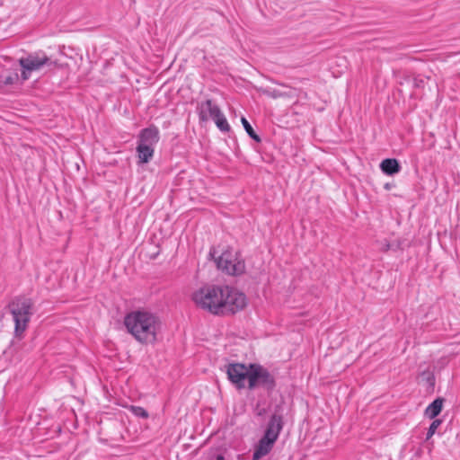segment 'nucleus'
<instances>
[{"label": "nucleus", "instance_id": "nucleus-1", "mask_svg": "<svg viewBox=\"0 0 460 460\" xmlns=\"http://www.w3.org/2000/svg\"><path fill=\"white\" fill-rule=\"evenodd\" d=\"M199 308L215 315L233 314L245 308L246 296L227 285H207L191 295Z\"/></svg>", "mask_w": 460, "mask_h": 460}, {"label": "nucleus", "instance_id": "nucleus-2", "mask_svg": "<svg viewBox=\"0 0 460 460\" xmlns=\"http://www.w3.org/2000/svg\"><path fill=\"white\" fill-rule=\"evenodd\" d=\"M124 325L128 332L142 345L155 344L162 330L159 317L145 310H135L127 314Z\"/></svg>", "mask_w": 460, "mask_h": 460}, {"label": "nucleus", "instance_id": "nucleus-3", "mask_svg": "<svg viewBox=\"0 0 460 460\" xmlns=\"http://www.w3.org/2000/svg\"><path fill=\"white\" fill-rule=\"evenodd\" d=\"M33 302L25 296L15 297L9 304V310L14 322V332L20 336L27 328L32 314Z\"/></svg>", "mask_w": 460, "mask_h": 460}, {"label": "nucleus", "instance_id": "nucleus-4", "mask_svg": "<svg viewBox=\"0 0 460 460\" xmlns=\"http://www.w3.org/2000/svg\"><path fill=\"white\" fill-rule=\"evenodd\" d=\"M276 385L273 376L262 366L251 364L248 388L253 390L257 386H262L268 391L274 389Z\"/></svg>", "mask_w": 460, "mask_h": 460}, {"label": "nucleus", "instance_id": "nucleus-5", "mask_svg": "<svg viewBox=\"0 0 460 460\" xmlns=\"http://www.w3.org/2000/svg\"><path fill=\"white\" fill-rule=\"evenodd\" d=\"M217 266L230 275H241L245 270L244 261L230 251L224 252L217 260Z\"/></svg>", "mask_w": 460, "mask_h": 460}, {"label": "nucleus", "instance_id": "nucleus-6", "mask_svg": "<svg viewBox=\"0 0 460 460\" xmlns=\"http://www.w3.org/2000/svg\"><path fill=\"white\" fill-rule=\"evenodd\" d=\"M250 372L251 364L246 366L241 363H231L226 366L227 377L238 389L245 387V381H249Z\"/></svg>", "mask_w": 460, "mask_h": 460}, {"label": "nucleus", "instance_id": "nucleus-7", "mask_svg": "<svg viewBox=\"0 0 460 460\" xmlns=\"http://www.w3.org/2000/svg\"><path fill=\"white\" fill-rule=\"evenodd\" d=\"M19 64L22 68L31 71H38L41 69L42 66L52 64V62L45 53L35 52L29 54L26 58H20Z\"/></svg>", "mask_w": 460, "mask_h": 460}, {"label": "nucleus", "instance_id": "nucleus-8", "mask_svg": "<svg viewBox=\"0 0 460 460\" xmlns=\"http://www.w3.org/2000/svg\"><path fill=\"white\" fill-rule=\"evenodd\" d=\"M196 111L200 121L213 119L221 112L220 108L212 100L198 102Z\"/></svg>", "mask_w": 460, "mask_h": 460}, {"label": "nucleus", "instance_id": "nucleus-9", "mask_svg": "<svg viewBox=\"0 0 460 460\" xmlns=\"http://www.w3.org/2000/svg\"><path fill=\"white\" fill-rule=\"evenodd\" d=\"M283 426L284 421L282 414L279 411H275L268 422L263 436L277 441Z\"/></svg>", "mask_w": 460, "mask_h": 460}, {"label": "nucleus", "instance_id": "nucleus-10", "mask_svg": "<svg viewBox=\"0 0 460 460\" xmlns=\"http://www.w3.org/2000/svg\"><path fill=\"white\" fill-rule=\"evenodd\" d=\"M159 130L155 126L144 128L140 131L137 144L155 147L159 141Z\"/></svg>", "mask_w": 460, "mask_h": 460}, {"label": "nucleus", "instance_id": "nucleus-11", "mask_svg": "<svg viewBox=\"0 0 460 460\" xmlns=\"http://www.w3.org/2000/svg\"><path fill=\"white\" fill-rule=\"evenodd\" d=\"M275 442V440L263 436L255 447L252 460H260L261 457L267 456L273 448Z\"/></svg>", "mask_w": 460, "mask_h": 460}, {"label": "nucleus", "instance_id": "nucleus-12", "mask_svg": "<svg viewBox=\"0 0 460 460\" xmlns=\"http://www.w3.org/2000/svg\"><path fill=\"white\" fill-rule=\"evenodd\" d=\"M381 171L386 175H394L401 171V165L395 158H386L380 164Z\"/></svg>", "mask_w": 460, "mask_h": 460}, {"label": "nucleus", "instance_id": "nucleus-13", "mask_svg": "<svg viewBox=\"0 0 460 460\" xmlns=\"http://www.w3.org/2000/svg\"><path fill=\"white\" fill-rule=\"evenodd\" d=\"M155 147L138 145L137 146V157L140 164L148 163L154 156Z\"/></svg>", "mask_w": 460, "mask_h": 460}, {"label": "nucleus", "instance_id": "nucleus-14", "mask_svg": "<svg viewBox=\"0 0 460 460\" xmlns=\"http://www.w3.org/2000/svg\"><path fill=\"white\" fill-rule=\"evenodd\" d=\"M443 406V399L442 398H437L434 400L427 408L425 411V414L429 419L436 418L441 411Z\"/></svg>", "mask_w": 460, "mask_h": 460}, {"label": "nucleus", "instance_id": "nucleus-15", "mask_svg": "<svg viewBox=\"0 0 460 460\" xmlns=\"http://www.w3.org/2000/svg\"><path fill=\"white\" fill-rule=\"evenodd\" d=\"M18 79L19 75L16 72L0 74V85H12L15 84Z\"/></svg>", "mask_w": 460, "mask_h": 460}, {"label": "nucleus", "instance_id": "nucleus-16", "mask_svg": "<svg viewBox=\"0 0 460 460\" xmlns=\"http://www.w3.org/2000/svg\"><path fill=\"white\" fill-rule=\"evenodd\" d=\"M212 120L216 123L217 127L223 132H228L230 130V126L224 116V114L219 112L218 116L215 117Z\"/></svg>", "mask_w": 460, "mask_h": 460}, {"label": "nucleus", "instance_id": "nucleus-17", "mask_svg": "<svg viewBox=\"0 0 460 460\" xmlns=\"http://www.w3.org/2000/svg\"><path fill=\"white\" fill-rule=\"evenodd\" d=\"M241 121L249 137L256 142H261V137L255 133L248 120L244 117H242Z\"/></svg>", "mask_w": 460, "mask_h": 460}, {"label": "nucleus", "instance_id": "nucleus-18", "mask_svg": "<svg viewBox=\"0 0 460 460\" xmlns=\"http://www.w3.org/2000/svg\"><path fill=\"white\" fill-rule=\"evenodd\" d=\"M130 411L137 417H141L143 419L148 418V412L143 407L131 406Z\"/></svg>", "mask_w": 460, "mask_h": 460}, {"label": "nucleus", "instance_id": "nucleus-19", "mask_svg": "<svg viewBox=\"0 0 460 460\" xmlns=\"http://www.w3.org/2000/svg\"><path fill=\"white\" fill-rule=\"evenodd\" d=\"M440 424L441 420H434L432 421L427 432V439L430 438L435 434L437 429L439 427Z\"/></svg>", "mask_w": 460, "mask_h": 460}, {"label": "nucleus", "instance_id": "nucleus-20", "mask_svg": "<svg viewBox=\"0 0 460 460\" xmlns=\"http://www.w3.org/2000/svg\"><path fill=\"white\" fill-rule=\"evenodd\" d=\"M263 93L268 95L269 97L273 98V99L283 96V93L280 91L276 90V89H273V90L265 89V90H263Z\"/></svg>", "mask_w": 460, "mask_h": 460}, {"label": "nucleus", "instance_id": "nucleus-21", "mask_svg": "<svg viewBox=\"0 0 460 460\" xmlns=\"http://www.w3.org/2000/svg\"><path fill=\"white\" fill-rule=\"evenodd\" d=\"M31 72H32L31 70H27L25 68H22V74H21L22 80L25 81V80L29 79Z\"/></svg>", "mask_w": 460, "mask_h": 460}, {"label": "nucleus", "instance_id": "nucleus-22", "mask_svg": "<svg viewBox=\"0 0 460 460\" xmlns=\"http://www.w3.org/2000/svg\"><path fill=\"white\" fill-rule=\"evenodd\" d=\"M392 248V245L389 242L385 241V243H382V246L380 247L382 252H387Z\"/></svg>", "mask_w": 460, "mask_h": 460}, {"label": "nucleus", "instance_id": "nucleus-23", "mask_svg": "<svg viewBox=\"0 0 460 460\" xmlns=\"http://www.w3.org/2000/svg\"><path fill=\"white\" fill-rule=\"evenodd\" d=\"M424 84L423 79L414 78L413 79V85L417 88L421 87Z\"/></svg>", "mask_w": 460, "mask_h": 460}, {"label": "nucleus", "instance_id": "nucleus-24", "mask_svg": "<svg viewBox=\"0 0 460 460\" xmlns=\"http://www.w3.org/2000/svg\"><path fill=\"white\" fill-rule=\"evenodd\" d=\"M217 460H225V457L222 455H218Z\"/></svg>", "mask_w": 460, "mask_h": 460}, {"label": "nucleus", "instance_id": "nucleus-25", "mask_svg": "<svg viewBox=\"0 0 460 460\" xmlns=\"http://www.w3.org/2000/svg\"><path fill=\"white\" fill-rule=\"evenodd\" d=\"M428 380L430 381V382L433 381L434 380V376L429 375V376L428 377Z\"/></svg>", "mask_w": 460, "mask_h": 460}, {"label": "nucleus", "instance_id": "nucleus-26", "mask_svg": "<svg viewBox=\"0 0 460 460\" xmlns=\"http://www.w3.org/2000/svg\"><path fill=\"white\" fill-rule=\"evenodd\" d=\"M385 189H386V190H389V189H390V186H389V184H388V183H387V184H385Z\"/></svg>", "mask_w": 460, "mask_h": 460}]
</instances>
